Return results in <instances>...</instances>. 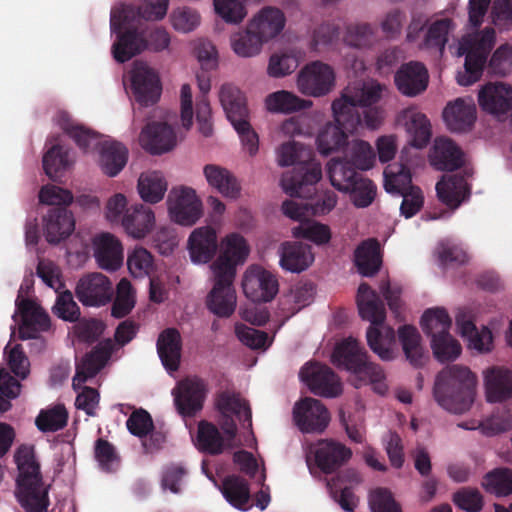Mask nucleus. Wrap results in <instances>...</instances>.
Segmentation results:
<instances>
[{
	"mask_svg": "<svg viewBox=\"0 0 512 512\" xmlns=\"http://www.w3.org/2000/svg\"><path fill=\"white\" fill-rule=\"evenodd\" d=\"M382 86L378 83L348 87L341 98L332 103L334 123H327L317 136L320 154L330 155L347 145L348 135L358 126L375 129L382 121V110L374 106L380 99Z\"/></svg>",
	"mask_w": 512,
	"mask_h": 512,
	"instance_id": "f257e3e1",
	"label": "nucleus"
},
{
	"mask_svg": "<svg viewBox=\"0 0 512 512\" xmlns=\"http://www.w3.org/2000/svg\"><path fill=\"white\" fill-rule=\"evenodd\" d=\"M376 27L368 23L350 24L346 28L344 41L355 48H367L377 41Z\"/></svg>",
	"mask_w": 512,
	"mask_h": 512,
	"instance_id": "13d9d810",
	"label": "nucleus"
},
{
	"mask_svg": "<svg viewBox=\"0 0 512 512\" xmlns=\"http://www.w3.org/2000/svg\"><path fill=\"white\" fill-rule=\"evenodd\" d=\"M128 160L127 148L116 141L101 144L99 164L103 173L115 177L125 167Z\"/></svg>",
	"mask_w": 512,
	"mask_h": 512,
	"instance_id": "ea45409f",
	"label": "nucleus"
},
{
	"mask_svg": "<svg viewBox=\"0 0 512 512\" xmlns=\"http://www.w3.org/2000/svg\"><path fill=\"white\" fill-rule=\"evenodd\" d=\"M456 325L461 336L469 341V346L478 352H490L493 348V335L489 328L477 329L473 320L465 312L456 315Z\"/></svg>",
	"mask_w": 512,
	"mask_h": 512,
	"instance_id": "c9c22d12",
	"label": "nucleus"
},
{
	"mask_svg": "<svg viewBox=\"0 0 512 512\" xmlns=\"http://www.w3.org/2000/svg\"><path fill=\"white\" fill-rule=\"evenodd\" d=\"M354 263L362 276H374L382 263L378 242L375 239H369L358 245L354 251Z\"/></svg>",
	"mask_w": 512,
	"mask_h": 512,
	"instance_id": "a19ab883",
	"label": "nucleus"
},
{
	"mask_svg": "<svg viewBox=\"0 0 512 512\" xmlns=\"http://www.w3.org/2000/svg\"><path fill=\"white\" fill-rule=\"evenodd\" d=\"M433 354L440 362L453 361L461 354V345L449 332L431 339Z\"/></svg>",
	"mask_w": 512,
	"mask_h": 512,
	"instance_id": "680f3d73",
	"label": "nucleus"
},
{
	"mask_svg": "<svg viewBox=\"0 0 512 512\" xmlns=\"http://www.w3.org/2000/svg\"><path fill=\"white\" fill-rule=\"evenodd\" d=\"M17 312L22 318L19 327L21 339L36 338L39 332L49 330L51 322L48 313L35 301L22 298L19 294L15 301Z\"/></svg>",
	"mask_w": 512,
	"mask_h": 512,
	"instance_id": "aec40b11",
	"label": "nucleus"
},
{
	"mask_svg": "<svg viewBox=\"0 0 512 512\" xmlns=\"http://www.w3.org/2000/svg\"><path fill=\"white\" fill-rule=\"evenodd\" d=\"M130 80L134 98L141 106H152L159 101L162 84L155 69L144 62H135Z\"/></svg>",
	"mask_w": 512,
	"mask_h": 512,
	"instance_id": "9d476101",
	"label": "nucleus"
},
{
	"mask_svg": "<svg viewBox=\"0 0 512 512\" xmlns=\"http://www.w3.org/2000/svg\"><path fill=\"white\" fill-rule=\"evenodd\" d=\"M279 265L287 272L301 273L314 262L315 256L309 244L300 241H285L278 249Z\"/></svg>",
	"mask_w": 512,
	"mask_h": 512,
	"instance_id": "b1692460",
	"label": "nucleus"
},
{
	"mask_svg": "<svg viewBox=\"0 0 512 512\" xmlns=\"http://www.w3.org/2000/svg\"><path fill=\"white\" fill-rule=\"evenodd\" d=\"M284 13L275 7H265L248 23L262 44L278 36L284 29Z\"/></svg>",
	"mask_w": 512,
	"mask_h": 512,
	"instance_id": "bb28decb",
	"label": "nucleus"
},
{
	"mask_svg": "<svg viewBox=\"0 0 512 512\" xmlns=\"http://www.w3.org/2000/svg\"><path fill=\"white\" fill-rule=\"evenodd\" d=\"M135 305L134 292L129 280L123 278L116 288V298L112 305L111 314L115 318H123L130 313Z\"/></svg>",
	"mask_w": 512,
	"mask_h": 512,
	"instance_id": "052dcab7",
	"label": "nucleus"
},
{
	"mask_svg": "<svg viewBox=\"0 0 512 512\" xmlns=\"http://www.w3.org/2000/svg\"><path fill=\"white\" fill-rule=\"evenodd\" d=\"M139 141L143 149L152 155H161L176 146L173 128L161 122L148 123L141 131Z\"/></svg>",
	"mask_w": 512,
	"mask_h": 512,
	"instance_id": "5701e85b",
	"label": "nucleus"
},
{
	"mask_svg": "<svg viewBox=\"0 0 512 512\" xmlns=\"http://www.w3.org/2000/svg\"><path fill=\"white\" fill-rule=\"evenodd\" d=\"M398 336L407 360L414 367H421L424 364V350L417 328L412 325H403L398 330Z\"/></svg>",
	"mask_w": 512,
	"mask_h": 512,
	"instance_id": "de8ad7c7",
	"label": "nucleus"
},
{
	"mask_svg": "<svg viewBox=\"0 0 512 512\" xmlns=\"http://www.w3.org/2000/svg\"><path fill=\"white\" fill-rule=\"evenodd\" d=\"M188 249L192 262H210L218 249L215 229L210 226L195 229L189 236Z\"/></svg>",
	"mask_w": 512,
	"mask_h": 512,
	"instance_id": "c85d7f7f",
	"label": "nucleus"
},
{
	"mask_svg": "<svg viewBox=\"0 0 512 512\" xmlns=\"http://www.w3.org/2000/svg\"><path fill=\"white\" fill-rule=\"evenodd\" d=\"M138 191L145 202L158 203L167 191V182L161 172L142 173L138 180Z\"/></svg>",
	"mask_w": 512,
	"mask_h": 512,
	"instance_id": "3c124183",
	"label": "nucleus"
},
{
	"mask_svg": "<svg viewBox=\"0 0 512 512\" xmlns=\"http://www.w3.org/2000/svg\"><path fill=\"white\" fill-rule=\"evenodd\" d=\"M217 407L224 414L222 429L229 440L235 438L237 426L234 419L227 415L232 413L237 416L242 423L243 428L252 427V411L247 401L243 400L239 394L223 391L217 397Z\"/></svg>",
	"mask_w": 512,
	"mask_h": 512,
	"instance_id": "2eb2a0df",
	"label": "nucleus"
},
{
	"mask_svg": "<svg viewBox=\"0 0 512 512\" xmlns=\"http://www.w3.org/2000/svg\"><path fill=\"white\" fill-rule=\"evenodd\" d=\"M265 105L270 112L289 114L311 106L312 102L301 99L292 92L280 90L269 94L265 99Z\"/></svg>",
	"mask_w": 512,
	"mask_h": 512,
	"instance_id": "49530a36",
	"label": "nucleus"
},
{
	"mask_svg": "<svg viewBox=\"0 0 512 512\" xmlns=\"http://www.w3.org/2000/svg\"><path fill=\"white\" fill-rule=\"evenodd\" d=\"M471 175L468 170L443 175L435 186L439 201L453 211L467 202L471 197V185L468 183Z\"/></svg>",
	"mask_w": 512,
	"mask_h": 512,
	"instance_id": "f3484780",
	"label": "nucleus"
},
{
	"mask_svg": "<svg viewBox=\"0 0 512 512\" xmlns=\"http://www.w3.org/2000/svg\"><path fill=\"white\" fill-rule=\"evenodd\" d=\"M299 224L292 228V235L295 238H303L321 246L327 244L331 239L329 226L301 218Z\"/></svg>",
	"mask_w": 512,
	"mask_h": 512,
	"instance_id": "6e6d98bb",
	"label": "nucleus"
},
{
	"mask_svg": "<svg viewBox=\"0 0 512 512\" xmlns=\"http://www.w3.org/2000/svg\"><path fill=\"white\" fill-rule=\"evenodd\" d=\"M155 224L152 209L143 204L127 208L122 217V226L128 235L136 239L144 238L151 232Z\"/></svg>",
	"mask_w": 512,
	"mask_h": 512,
	"instance_id": "f704fd0d",
	"label": "nucleus"
},
{
	"mask_svg": "<svg viewBox=\"0 0 512 512\" xmlns=\"http://www.w3.org/2000/svg\"><path fill=\"white\" fill-rule=\"evenodd\" d=\"M331 185L341 192H347L361 176L347 159L332 158L327 164Z\"/></svg>",
	"mask_w": 512,
	"mask_h": 512,
	"instance_id": "79ce46f5",
	"label": "nucleus"
},
{
	"mask_svg": "<svg viewBox=\"0 0 512 512\" xmlns=\"http://www.w3.org/2000/svg\"><path fill=\"white\" fill-rule=\"evenodd\" d=\"M249 255V246L238 233L227 235L222 241V251L211 268L215 276L213 289L207 297L208 309L219 317H229L236 308V293L233 281L236 266Z\"/></svg>",
	"mask_w": 512,
	"mask_h": 512,
	"instance_id": "f03ea898",
	"label": "nucleus"
},
{
	"mask_svg": "<svg viewBox=\"0 0 512 512\" xmlns=\"http://www.w3.org/2000/svg\"><path fill=\"white\" fill-rule=\"evenodd\" d=\"M485 488L497 496H507L512 493V470L499 468L489 472L485 477Z\"/></svg>",
	"mask_w": 512,
	"mask_h": 512,
	"instance_id": "e2e57ef3",
	"label": "nucleus"
},
{
	"mask_svg": "<svg viewBox=\"0 0 512 512\" xmlns=\"http://www.w3.org/2000/svg\"><path fill=\"white\" fill-rule=\"evenodd\" d=\"M68 413L63 405L42 410L36 418V426L42 432H56L67 425Z\"/></svg>",
	"mask_w": 512,
	"mask_h": 512,
	"instance_id": "bf43d9fd",
	"label": "nucleus"
},
{
	"mask_svg": "<svg viewBox=\"0 0 512 512\" xmlns=\"http://www.w3.org/2000/svg\"><path fill=\"white\" fill-rule=\"evenodd\" d=\"M495 38V30L491 27L463 38L459 52L465 55V63L464 71L457 75L459 85L469 86L481 78L488 55L495 44Z\"/></svg>",
	"mask_w": 512,
	"mask_h": 512,
	"instance_id": "1a4fd4ad",
	"label": "nucleus"
},
{
	"mask_svg": "<svg viewBox=\"0 0 512 512\" xmlns=\"http://www.w3.org/2000/svg\"><path fill=\"white\" fill-rule=\"evenodd\" d=\"M421 328L423 332L434 339L437 335L442 336L449 332L452 320L444 308L427 309L421 317Z\"/></svg>",
	"mask_w": 512,
	"mask_h": 512,
	"instance_id": "864d4df0",
	"label": "nucleus"
},
{
	"mask_svg": "<svg viewBox=\"0 0 512 512\" xmlns=\"http://www.w3.org/2000/svg\"><path fill=\"white\" fill-rule=\"evenodd\" d=\"M135 15L137 13L132 5H123L120 9H113L111 12V32L116 34V40L111 50L118 63H125L147 50V39L142 33V29L125 27Z\"/></svg>",
	"mask_w": 512,
	"mask_h": 512,
	"instance_id": "6e6552de",
	"label": "nucleus"
},
{
	"mask_svg": "<svg viewBox=\"0 0 512 512\" xmlns=\"http://www.w3.org/2000/svg\"><path fill=\"white\" fill-rule=\"evenodd\" d=\"M94 456L100 468L105 472H113L119 464V456L115 447L106 439L99 438L95 442Z\"/></svg>",
	"mask_w": 512,
	"mask_h": 512,
	"instance_id": "69168bd1",
	"label": "nucleus"
},
{
	"mask_svg": "<svg viewBox=\"0 0 512 512\" xmlns=\"http://www.w3.org/2000/svg\"><path fill=\"white\" fill-rule=\"evenodd\" d=\"M443 119L453 132H465L472 128L476 120V107L462 98L450 102L444 108Z\"/></svg>",
	"mask_w": 512,
	"mask_h": 512,
	"instance_id": "473e14b6",
	"label": "nucleus"
},
{
	"mask_svg": "<svg viewBox=\"0 0 512 512\" xmlns=\"http://www.w3.org/2000/svg\"><path fill=\"white\" fill-rule=\"evenodd\" d=\"M476 383V376L469 368L456 364L447 366L436 376L434 398L445 410L462 414L474 401Z\"/></svg>",
	"mask_w": 512,
	"mask_h": 512,
	"instance_id": "39448f33",
	"label": "nucleus"
},
{
	"mask_svg": "<svg viewBox=\"0 0 512 512\" xmlns=\"http://www.w3.org/2000/svg\"><path fill=\"white\" fill-rule=\"evenodd\" d=\"M359 315L369 321L366 332L370 349L383 361L395 358L392 346L395 344V331L390 326H383L386 319V309L378 293L369 284L361 283L356 297Z\"/></svg>",
	"mask_w": 512,
	"mask_h": 512,
	"instance_id": "20e7f679",
	"label": "nucleus"
},
{
	"mask_svg": "<svg viewBox=\"0 0 512 512\" xmlns=\"http://www.w3.org/2000/svg\"><path fill=\"white\" fill-rule=\"evenodd\" d=\"M230 42L235 54L243 58L258 55L263 46L256 34L251 31L249 25H247L245 30L233 34L230 38Z\"/></svg>",
	"mask_w": 512,
	"mask_h": 512,
	"instance_id": "4d7b16f0",
	"label": "nucleus"
},
{
	"mask_svg": "<svg viewBox=\"0 0 512 512\" xmlns=\"http://www.w3.org/2000/svg\"><path fill=\"white\" fill-rule=\"evenodd\" d=\"M75 295L84 306L101 307L112 300L114 289L107 276L96 272L78 280Z\"/></svg>",
	"mask_w": 512,
	"mask_h": 512,
	"instance_id": "4468645a",
	"label": "nucleus"
},
{
	"mask_svg": "<svg viewBox=\"0 0 512 512\" xmlns=\"http://www.w3.org/2000/svg\"><path fill=\"white\" fill-rule=\"evenodd\" d=\"M351 200L356 207H368L376 196V185L362 175L356 180L355 185L348 189Z\"/></svg>",
	"mask_w": 512,
	"mask_h": 512,
	"instance_id": "338daca9",
	"label": "nucleus"
},
{
	"mask_svg": "<svg viewBox=\"0 0 512 512\" xmlns=\"http://www.w3.org/2000/svg\"><path fill=\"white\" fill-rule=\"evenodd\" d=\"M203 173L208 184L223 196L231 199L239 197L240 184L228 169L216 164H207L204 166Z\"/></svg>",
	"mask_w": 512,
	"mask_h": 512,
	"instance_id": "4c0bfd02",
	"label": "nucleus"
},
{
	"mask_svg": "<svg viewBox=\"0 0 512 512\" xmlns=\"http://www.w3.org/2000/svg\"><path fill=\"white\" fill-rule=\"evenodd\" d=\"M222 493L225 499L234 507L247 510L250 499L248 482L237 475H229L223 480Z\"/></svg>",
	"mask_w": 512,
	"mask_h": 512,
	"instance_id": "8fccbe9b",
	"label": "nucleus"
},
{
	"mask_svg": "<svg viewBox=\"0 0 512 512\" xmlns=\"http://www.w3.org/2000/svg\"><path fill=\"white\" fill-rule=\"evenodd\" d=\"M333 363L353 374L351 383L359 388L366 384L373 385L374 391L384 394L387 390L385 374L381 366L369 361L365 348L355 339L348 338L338 344L332 355Z\"/></svg>",
	"mask_w": 512,
	"mask_h": 512,
	"instance_id": "0eeeda50",
	"label": "nucleus"
},
{
	"mask_svg": "<svg viewBox=\"0 0 512 512\" xmlns=\"http://www.w3.org/2000/svg\"><path fill=\"white\" fill-rule=\"evenodd\" d=\"M52 312L58 318L71 323L78 321L81 315L80 308L74 301L72 292L69 290H65L57 295Z\"/></svg>",
	"mask_w": 512,
	"mask_h": 512,
	"instance_id": "0e129e2a",
	"label": "nucleus"
},
{
	"mask_svg": "<svg viewBox=\"0 0 512 512\" xmlns=\"http://www.w3.org/2000/svg\"><path fill=\"white\" fill-rule=\"evenodd\" d=\"M415 187L411 171L405 164L393 163L384 170V188L388 193L399 195Z\"/></svg>",
	"mask_w": 512,
	"mask_h": 512,
	"instance_id": "09e8293b",
	"label": "nucleus"
},
{
	"mask_svg": "<svg viewBox=\"0 0 512 512\" xmlns=\"http://www.w3.org/2000/svg\"><path fill=\"white\" fill-rule=\"evenodd\" d=\"M314 456L319 469L325 474H330L351 458L352 451L341 443L321 440L315 448Z\"/></svg>",
	"mask_w": 512,
	"mask_h": 512,
	"instance_id": "cd10ccee",
	"label": "nucleus"
},
{
	"mask_svg": "<svg viewBox=\"0 0 512 512\" xmlns=\"http://www.w3.org/2000/svg\"><path fill=\"white\" fill-rule=\"evenodd\" d=\"M182 339L176 328H166L158 336L157 352L165 369L177 371L180 366Z\"/></svg>",
	"mask_w": 512,
	"mask_h": 512,
	"instance_id": "72a5a7b5",
	"label": "nucleus"
},
{
	"mask_svg": "<svg viewBox=\"0 0 512 512\" xmlns=\"http://www.w3.org/2000/svg\"><path fill=\"white\" fill-rule=\"evenodd\" d=\"M58 122L63 131L69 135L83 151L87 152L99 146V134L84 126L74 124L67 113H59Z\"/></svg>",
	"mask_w": 512,
	"mask_h": 512,
	"instance_id": "c03bdc74",
	"label": "nucleus"
},
{
	"mask_svg": "<svg viewBox=\"0 0 512 512\" xmlns=\"http://www.w3.org/2000/svg\"><path fill=\"white\" fill-rule=\"evenodd\" d=\"M452 26V20L443 18L433 22L428 28L422 48L429 51H434L442 56L445 50L446 43L448 42V34Z\"/></svg>",
	"mask_w": 512,
	"mask_h": 512,
	"instance_id": "5fc2aeb1",
	"label": "nucleus"
},
{
	"mask_svg": "<svg viewBox=\"0 0 512 512\" xmlns=\"http://www.w3.org/2000/svg\"><path fill=\"white\" fill-rule=\"evenodd\" d=\"M481 109L500 118L512 111V87L502 82H489L478 92Z\"/></svg>",
	"mask_w": 512,
	"mask_h": 512,
	"instance_id": "4be33fe9",
	"label": "nucleus"
},
{
	"mask_svg": "<svg viewBox=\"0 0 512 512\" xmlns=\"http://www.w3.org/2000/svg\"><path fill=\"white\" fill-rule=\"evenodd\" d=\"M195 445L200 452L219 455L224 450L225 440L216 425L201 420L198 423Z\"/></svg>",
	"mask_w": 512,
	"mask_h": 512,
	"instance_id": "a18cd8bd",
	"label": "nucleus"
},
{
	"mask_svg": "<svg viewBox=\"0 0 512 512\" xmlns=\"http://www.w3.org/2000/svg\"><path fill=\"white\" fill-rule=\"evenodd\" d=\"M280 166H293L283 174L281 185L290 196H310L314 185L322 178L321 164L314 160L312 149L292 141L281 145L278 151Z\"/></svg>",
	"mask_w": 512,
	"mask_h": 512,
	"instance_id": "7ed1b4c3",
	"label": "nucleus"
},
{
	"mask_svg": "<svg viewBox=\"0 0 512 512\" xmlns=\"http://www.w3.org/2000/svg\"><path fill=\"white\" fill-rule=\"evenodd\" d=\"M488 73L506 76L512 69V46L503 44L492 54L488 65Z\"/></svg>",
	"mask_w": 512,
	"mask_h": 512,
	"instance_id": "774afa93",
	"label": "nucleus"
},
{
	"mask_svg": "<svg viewBox=\"0 0 512 512\" xmlns=\"http://www.w3.org/2000/svg\"><path fill=\"white\" fill-rule=\"evenodd\" d=\"M300 377L315 395L334 398L342 392L338 376L327 365L319 363L306 365L301 369Z\"/></svg>",
	"mask_w": 512,
	"mask_h": 512,
	"instance_id": "6ab92c4d",
	"label": "nucleus"
},
{
	"mask_svg": "<svg viewBox=\"0 0 512 512\" xmlns=\"http://www.w3.org/2000/svg\"><path fill=\"white\" fill-rule=\"evenodd\" d=\"M431 165L440 171H454L464 164V154L449 138H436L430 155Z\"/></svg>",
	"mask_w": 512,
	"mask_h": 512,
	"instance_id": "2f4dec72",
	"label": "nucleus"
},
{
	"mask_svg": "<svg viewBox=\"0 0 512 512\" xmlns=\"http://www.w3.org/2000/svg\"><path fill=\"white\" fill-rule=\"evenodd\" d=\"M428 80L426 67L415 61L403 64L394 77L398 91L408 97H414L424 92L428 86Z\"/></svg>",
	"mask_w": 512,
	"mask_h": 512,
	"instance_id": "393cba45",
	"label": "nucleus"
},
{
	"mask_svg": "<svg viewBox=\"0 0 512 512\" xmlns=\"http://www.w3.org/2000/svg\"><path fill=\"white\" fill-rule=\"evenodd\" d=\"M47 242L57 244L68 238L75 228V221L67 207H53L43 219Z\"/></svg>",
	"mask_w": 512,
	"mask_h": 512,
	"instance_id": "c756f323",
	"label": "nucleus"
},
{
	"mask_svg": "<svg viewBox=\"0 0 512 512\" xmlns=\"http://www.w3.org/2000/svg\"><path fill=\"white\" fill-rule=\"evenodd\" d=\"M18 468L15 495L26 512H47L48 490L44 487L40 465L32 446H20L15 454Z\"/></svg>",
	"mask_w": 512,
	"mask_h": 512,
	"instance_id": "423d86ee",
	"label": "nucleus"
},
{
	"mask_svg": "<svg viewBox=\"0 0 512 512\" xmlns=\"http://www.w3.org/2000/svg\"><path fill=\"white\" fill-rule=\"evenodd\" d=\"M487 400L502 402L512 397V372L501 367H493L485 374Z\"/></svg>",
	"mask_w": 512,
	"mask_h": 512,
	"instance_id": "e433bc0d",
	"label": "nucleus"
},
{
	"mask_svg": "<svg viewBox=\"0 0 512 512\" xmlns=\"http://www.w3.org/2000/svg\"><path fill=\"white\" fill-rule=\"evenodd\" d=\"M293 417L298 428L304 433H321L329 424L330 414L320 400L305 397L297 402Z\"/></svg>",
	"mask_w": 512,
	"mask_h": 512,
	"instance_id": "a211bd4d",
	"label": "nucleus"
},
{
	"mask_svg": "<svg viewBox=\"0 0 512 512\" xmlns=\"http://www.w3.org/2000/svg\"><path fill=\"white\" fill-rule=\"evenodd\" d=\"M112 349L109 343L99 344L87 353L76 366L73 387L76 389L89 378L96 376L110 359Z\"/></svg>",
	"mask_w": 512,
	"mask_h": 512,
	"instance_id": "7c9ffc66",
	"label": "nucleus"
},
{
	"mask_svg": "<svg viewBox=\"0 0 512 512\" xmlns=\"http://www.w3.org/2000/svg\"><path fill=\"white\" fill-rule=\"evenodd\" d=\"M334 81L335 74L331 66L321 61H313L300 70L297 87L304 95L321 97L332 90Z\"/></svg>",
	"mask_w": 512,
	"mask_h": 512,
	"instance_id": "f8f14e48",
	"label": "nucleus"
},
{
	"mask_svg": "<svg viewBox=\"0 0 512 512\" xmlns=\"http://www.w3.org/2000/svg\"><path fill=\"white\" fill-rule=\"evenodd\" d=\"M242 288L248 299L262 303L275 298L279 284L274 274L259 266H252L244 274Z\"/></svg>",
	"mask_w": 512,
	"mask_h": 512,
	"instance_id": "dca6fc26",
	"label": "nucleus"
},
{
	"mask_svg": "<svg viewBox=\"0 0 512 512\" xmlns=\"http://www.w3.org/2000/svg\"><path fill=\"white\" fill-rule=\"evenodd\" d=\"M69 150L60 144L52 145L43 156V168L53 181L62 176L70 166Z\"/></svg>",
	"mask_w": 512,
	"mask_h": 512,
	"instance_id": "603ef678",
	"label": "nucleus"
},
{
	"mask_svg": "<svg viewBox=\"0 0 512 512\" xmlns=\"http://www.w3.org/2000/svg\"><path fill=\"white\" fill-rule=\"evenodd\" d=\"M346 481L358 482V474L353 470H348L327 481V487L331 497L343 510L353 512L356 506V496L352 489L345 485Z\"/></svg>",
	"mask_w": 512,
	"mask_h": 512,
	"instance_id": "58836bf2",
	"label": "nucleus"
},
{
	"mask_svg": "<svg viewBox=\"0 0 512 512\" xmlns=\"http://www.w3.org/2000/svg\"><path fill=\"white\" fill-rule=\"evenodd\" d=\"M94 257L100 268L115 271L123 263L121 242L110 233H101L93 239Z\"/></svg>",
	"mask_w": 512,
	"mask_h": 512,
	"instance_id": "a878e982",
	"label": "nucleus"
},
{
	"mask_svg": "<svg viewBox=\"0 0 512 512\" xmlns=\"http://www.w3.org/2000/svg\"><path fill=\"white\" fill-rule=\"evenodd\" d=\"M207 385L199 377H187L172 390L178 413L183 417H194L203 408Z\"/></svg>",
	"mask_w": 512,
	"mask_h": 512,
	"instance_id": "ddd939ff",
	"label": "nucleus"
},
{
	"mask_svg": "<svg viewBox=\"0 0 512 512\" xmlns=\"http://www.w3.org/2000/svg\"><path fill=\"white\" fill-rule=\"evenodd\" d=\"M314 189H316V184ZM315 192L316 190L307 197L297 196L298 198L305 199V201L285 200L282 204L283 213L293 220H300L310 215H325L329 213L337 203L336 195L332 192H327L323 196L314 199L312 196Z\"/></svg>",
	"mask_w": 512,
	"mask_h": 512,
	"instance_id": "412c9836",
	"label": "nucleus"
},
{
	"mask_svg": "<svg viewBox=\"0 0 512 512\" xmlns=\"http://www.w3.org/2000/svg\"><path fill=\"white\" fill-rule=\"evenodd\" d=\"M219 98L226 116L231 123L241 118L249 117L246 98L236 86L232 84L222 85Z\"/></svg>",
	"mask_w": 512,
	"mask_h": 512,
	"instance_id": "37998d69",
	"label": "nucleus"
},
{
	"mask_svg": "<svg viewBox=\"0 0 512 512\" xmlns=\"http://www.w3.org/2000/svg\"><path fill=\"white\" fill-rule=\"evenodd\" d=\"M167 204L171 219L182 226H192L202 216V203L192 188H173Z\"/></svg>",
	"mask_w": 512,
	"mask_h": 512,
	"instance_id": "9b49d317",
	"label": "nucleus"
}]
</instances>
